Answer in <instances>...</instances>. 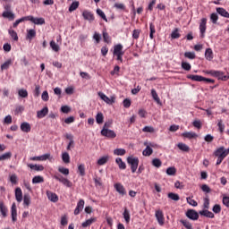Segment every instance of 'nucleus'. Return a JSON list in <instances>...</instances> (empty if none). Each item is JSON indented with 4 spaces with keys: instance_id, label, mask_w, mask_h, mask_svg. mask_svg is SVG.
Instances as JSON below:
<instances>
[{
    "instance_id": "nucleus-11",
    "label": "nucleus",
    "mask_w": 229,
    "mask_h": 229,
    "mask_svg": "<svg viewBox=\"0 0 229 229\" xmlns=\"http://www.w3.org/2000/svg\"><path fill=\"white\" fill-rule=\"evenodd\" d=\"M28 21H30V22H33V24L40 25L46 24V20L44 18H35L32 15L28 16Z\"/></svg>"
},
{
    "instance_id": "nucleus-31",
    "label": "nucleus",
    "mask_w": 229,
    "mask_h": 229,
    "mask_svg": "<svg viewBox=\"0 0 229 229\" xmlns=\"http://www.w3.org/2000/svg\"><path fill=\"white\" fill-rule=\"evenodd\" d=\"M123 218L126 222L127 225H130V219H131V216H130V210H128V208H124V211H123Z\"/></svg>"
},
{
    "instance_id": "nucleus-30",
    "label": "nucleus",
    "mask_w": 229,
    "mask_h": 229,
    "mask_svg": "<svg viewBox=\"0 0 229 229\" xmlns=\"http://www.w3.org/2000/svg\"><path fill=\"white\" fill-rule=\"evenodd\" d=\"M143 157H151L153 155V148L148 145L142 152Z\"/></svg>"
},
{
    "instance_id": "nucleus-61",
    "label": "nucleus",
    "mask_w": 229,
    "mask_h": 229,
    "mask_svg": "<svg viewBox=\"0 0 229 229\" xmlns=\"http://www.w3.org/2000/svg\"><path fill=\"white\" fill-rule=\"evenodd\" d=\"M20 98H27L28 97V90L21 89L18 91Z\"/></svg>"
},
{
    "instance_id": "nucleus-37",
    "label": "nucleus",
    "mask_w": 229,
    "mask_h": 229,
    "mask_svg": "<svg viewBox=\"0 0 229 229\" xmlns=\"http://www.w3.org/2000/svg\"><path fill=\"white\" fill-rule=\"evenodd\" d=\"M28 16L21 17V19H18L15 21V22L13 24V28H17L21 24V22H26L28 21Z\"/></svg>"
},
{
    "instance_id": "nucleus-20",
    "label": "nucleus",
    "mask_w": 229,
    "mask_h": 229,
    "mask_svg": "<svg viewBox=\"0 0 229 229\" xmlns=\"http://www.w3.org/2000/svg\"><path fill=\"white\" fill-rule=\"evenodd\" d=\"M201 216H204V217H208L209 219H214L215 215L208 209H204L199 212Z\"/></svg>"
},
{
    "instance_id": "nucleus-39",
    "label": "nucleus",
    "mask_w": 229,
    "mask_h": 229,
    "mask_svg": "<svg viewBox=\"0 0 229 229\" xmlns=\"http://www.w3.org/2000/svg\"><path fill=\"white\" fill-rule=\"evenodd\" d=\"M10 158H12V152H6L3 155H0V162L10 160Z\"/></svg>"
},
{
    "instance_id": "nucleus-28",
    "label": "nucleus",
    "mask_w": 229,
    "mask_h": 229,
    "mask_svg": "<svg viewBox=\"0 0 229 229\" xmlns=\"http://www.w3.org/2000/svg\"><path fill=\"white\" fill-rule=\"evenodd\" d=\"M177 148H179L181 151H184L185 153H189V151H191V148H189V146H187V144L185 143H178Z\"/></svg>"
},
{
    "instance_id": "nucleus-43",
    "label": "nucleus",
    "mask_w": 229,
    "mask_h": 229,
    "mask_svg": "<svg viewBox=\"0 0 229 229\" xmlns=\"http://www.w3.org/2000/svg\"><path fill=\"white\" fill-rule=\"evenodd\" d=\"M50 47L55 51V53H58L60 51V46L55 42V40L50 41Z\"/></svg>"
},
{
    "instance_id": "nucleus-40",
    "label": "nucleus",
    "mask_w": 229,
    "mask_h": 229,
    "mask_svg": "<svg viewBox=\"0 0 229 229\" xmlns=\"http://www.w3.org/2000/svg\"><path fill=\"white\" fill-rule=\"evenodd\" d=\"M32 183H44V177L41 175H36L32 179Z\"/></svg>"
},
{
    "instance_id": "nucleus-33",
    "label": "nucleus",
    "mask_w": 229,
    "mask_h": 229,
    "mask_svg": "<svg viewBox=\"0 0 229 229\" xmlns=\"http://www.w3.org/2000/svg\"><path fill=\"white\" fill-rule=\"evenodd\" d=\"M62 160L64 164H70L71 163V156H69V153L64 152L62 154Z\"/></svg>"
},
{
    "instance_id": "nucleus-7",
    "label": "nucleus",
    "mask_w": 229,
    "mask_h": 229,
    "mask_svg": "<svg viewBox=\"0 0 229 229\" xmlns=\"http://www.w3.org/2000/svg\"><path fill=\"white\" fill-rule=\"evenodd\" d=\"M155 216H156L158 225H160V226H164V223H165V217L164 216V211H162L161 209H157V210H156Z\"/></svg>"
},
{
    "instance_id": "nucleus-29",
    "label": "nucleus",
    "mask_w": 229,
    "mask_h": 229,
    "mask_svg": "<svg viewBox=\"0 0 229 229\" xmlns=\"http://www.w3.org/2000/svg\"><path fill=\"white\" fill-rule=\"evenodd\" d=\"M114 155L116 157H124L126 155V149L124 148H115L114 150Z\"/></svg>"
},
{
    "instance_id": "nucleus-50",
    "label": "nucleus",
    "mask_w": 229,
    "mask_h": 229,
    "mask_svg": "<svg viewBox=\"0 0 229 229\" xmlns=\"http://www.w3.org/2000/svg\"><path fill=\"white\" fill-rule=\"evenodd\" d=\"M152 165L157 168L162 167V161L159 158H154L152 160Z\"/></svg>"
},
{
    "instance_id": "nucleus-12",
    "label": "nucleus",
    "mask_w": 229,
    "mask_h": 229,
    "mask_svg": "<svg viewBox=\"0 0 229 229\" xmlns=\"http://www.w3.org/2000/svg\"><path fill=\"white\" fill-rule=\"evenodd\" d=\"M84 208L85 200L83 199H81L77 203L76 208L74 209V216H79L80 212H81Z\"/></svg>"
},
{
    "instance_id": "nucleus-41",
    "label": "nucleus",
    "mask_w": 229,
    "mask_h": 229,
    "mask_svg": "<svg viewBox=\"0 0 229 229\" xmlns=\"http://www.w3.org/2000/svg\"><path fill=\"white\" fill-rule=\"evenodd\" d=\"M180 37H182V35L180 34V29L178 28L174 29L171 33V38L174 39V38H180Z\"/></svg>"
},
{
    "instance_id": "nucleus-36",
    "label": "nucleus",
    "mask_w": 229,
    "mask_h": 229,
    "mask_svg": "<svg viewBox=\"0 0 229 229\" xmlns=\"http://www.w3.org/2000/svg\"><path fill=\"white\" fill-rule=\"evenodd\" d=\"M10 65H12V59H8L1 65V71H6L10 69Z\"/></svg>"
},
{
    "instance_id": "nucleus-48",
    "label": "nucleus",
    "mask_w": 229,
    "mask_h": 229,
    "mask_svg": "<svg viewBox=\"0 0 229 229\" xmlns=\"http://www.w3.org/2000/svg\"><path fill=\"white\" fill-rule=\"evenodd\" d=\"M151 96L154 101H157V103H160V98H158V93H157V90L155 89H151Z\"/></svg>"
},
{
    "instance_id": "nucleus-4",
    "label": "nucleus",
    "mask_w": 229,
    "mask_h": 229,
    "mask_svg": "<svg viewBox=\"0 0 229 229\" xmlns=\"http://www.w3.org/2000/svg\"><path fill=\"white\" fill-rule=\"evenodd\" d=\"M207 74H210V76H214L215 78H218V80H222V81H226L229 77L225 75L223 72L210 70L207 72Z\"/></svg>"
},
{
    "instance_id": "nucleus-64",
    "label": "nucleus",
    "mask_w": 229,
    "mask_h": 229,
    "mask_svg": "<svg viewBox=\"0 0 229 229\" xmlns=\"http://www.w3.org/2000/svg\"><path fill=\"white\" fill-rule=\"evenodd\" d=\"M213 212L215 214H220L221 213V205L219 204H216L213 208H212Z\"/></svg>"
},
{
    "instance_id": "nucleus-26",
    "label": "nucleus",
    "mask_w": 229,
    "mask_h": 229,
    "mask_svg": "<svg viewBox=\"0 0 229 229\" xmlns=\"http://www.w3.org/2000/svg\"><path fill=\"white\" fill-rule=\"evenodd\" d=\"M182 137L185 139H197L198 134L194 131H186L182 133Z\"/></svg>"
},
{
    "instance_id": "nucleus-17",
    "label": "nucleus",
    "mask_w": 229,
    "mask_h": 229,
    "mask_svg": "<svg viewBox=\"0 0 229 229\" xmlns=\"http://www.w3.org/2000/svg\"><path fill=\"white\" fill-rule=\"evenodd\" d=\"M35 37H37V30H35L34 29H30L27 30V36H26L27 40H30V42H31V40H33Z\"/></svg>"
},
{
    "instance_id": "nucleus-6",
    "label": "nucleus",
    "mask_w": 229,
    "mask_h": 229,
    "mask_svg": "<svg viewBox=\"0 0 229 229\" xmlns=\"http://www.w3.org/2000/svg\"><path fill=\"white\" fill-rule=\"evenodd\" d=\"M55 180H57V182H60V183H63V185H65V187H72V182L69 181V179L62 176V175H54Z\"/></svg>"
},
{
    "instance_id": "nucleus-10",
    "label": "nucleus",
    "mask_w": 229,
    "mask_h": 229,
    "mask_svg": "<svg viewBox=\"0 0 229 229\" xmlns=\"http://www.w3.org/2000/svg\"><path fill=\"white\" fill-rule=\"evenodd\" d=\"M101 135L103 137H107V139H115V137H117V134H115V131L109 129H102Z\"/></svg>"
},
{
    "instance_id": "nucleus-54",
    "label": "nucleus",
    "mask_w": 229,
    "mask_h": 229,
    "mask_svg": "<svg viewBox=\"0 0 229 229\" xmlns=\"http://www.w3.org/2000/svg\"><path fill=\"white\" fill-rule=\"evenodd\" d=\"M186 201L189 205H191V207H198V202L196 200H194L192 198L188 197L186 199Z\"/></svg>"
},
{
    "instance_id": "nucleus-1",
    "label": "nucleus",
    "mask_w": 229,
    "mask_h": 229,
    "mask_svg": "<svg viewBox=\"0 0 229 229\" xmlns=\"http://www.w3.org/2000/svg\"><path fill=\"white\" fill-rule=\"evenodd\" d=\"M213 155L216 158H226L229 156V148L225 149V147H219L214 151Z\"/></svg>"
},
{
    "instance_id": "nucleus-52",
    "label": "nucleus",
    "mask_w": 229,
    "mask_h": 229,
    "mask_svg": "<svg viewBox=\"0 0 229 229\" xmlns=\"http://www.w3.org/2000/svg\"><path fill=\"white\" fill-rule=\"evenodd\" d=\"M184 56L185 58H189V60H194V58H196V54L194 52H185Z\"/></svg>"
},
{
    "instance_id": "nucleus-15",
    "label": "nucleus",
    "mask_w": 229,
    "mask_h": 229,
    "mask_svg": "<svg viewBox=\"0 0 229 229\" xmlns=\"http://www.w3.org/2000/svg\"><path fill=\"white\" fill-rule=\"evenodd\" d=\"M114 189H115L116 192L121 194V196H125L126 189L124 188V186H123V184L115 183L114 184Z\"/></svg>"
},
{
    "instance_id": "nucleus-27",
    "label": "nucleus",
    "mask_w": 229,
    "mask_h": 229,
    "mask_svg": "<svg viewBox=\"0 0 229 229\" xmlns=\"http://www.w3.org/2000/svg\"><path fill=\"white\" fill-rule=\"evenodd\" d=\"M115 162H116V164H117L119 169H122V170L126 169V163H124V162L123 161V158H121V157H116Z\"/></svg>"
},
{
    "instance_id": "nucleus-23",
    "label": "nucleus",
    "mask_w": 229,
    "mask_h": 229,
    "mask_svg": "<svg viewBox=\"0 0 229 229\" xmlns=\"http://www.w3.org/2000/svg\"><path fill=\"white\" fill-rule=\"evenodd\" d=\"M47 196L50 201H53V203H56V201H58V196L56 193L47 191Z\"/></svg>"
},
{
    "instance_id": "nucleus-49",
    "label": "nucleus",
    "mask_w": 229,
    "mask_h": 229,
    "mask_svg": "<svg viewBox=\"0 0 229 229\" xmlns=\"http://www.w3.org/2000/svg\"><path fill=\"white\" fill-rule=\"evenodd\" d=\"M166 174H168V176H174V174H176V168L174 166L168 167L166 169Z\"/></svg>"
},
{
    "instance_id": "nucleus-38",
    "label": "nucleus",
    "mask_w": 229,
    "mask_h": 229,
    "mask_svg": "<svg viewBox=\"0 0 229 229\" xmlns=\"http://www.w3.org/2000/svg\"><path fill=\"white\" fill-rule=\"evenodd\" d=\"M149 30H150L149 38L153 40V38H155L154 35L155 33H157V30H155V24L149 23Z\"/></svg>"
},
{
    "instance_id": "nucleus-47",
    "label": "nucleus",
    "mask_w": 229,
    "mask_h": 229,
    "mask_svg": "<svg viewBox=\"0 0 229 229\" xmlns=\"http://www.w3.org/2000/svg\"><path fill=\"white\" fill-rule=\"evenodd\" d=\"M168 198L173 199V201H180V195L174 192L168 193Z\"/></svg>"
},
{
    "instance_id": "nucleus-51",
    "label": "nucleus",
    "mask_w": 229,
    "mask_h": 229,
    "mask_svg": "<svg viewBox=\"0 0 229 229\" xmlns=\"http://www.w3.org/2000/svg\"><path fill=\"white\" fill-rule=\"evenodd\" d=\"M39 157L41 161H45V160H49L50 162L53 161V157H51V154L49 153L39 156Z\"/></svg>"
},
{
    "instance_id": "nucleus-22",
    "label": "nucleus",
    "mask_w": 229,
    "mask_h": 229,
    "mask_svg": "<svg viewBox=\"0 0 229 229\" xmlns=\"http://www.w3.org/2000/svg\"><path fill=\"white\" fill-rule=\"evenodd\" d=\"M82 17L85 19V21H94V14L89 11H84L82 13Z\"/></svg>"
},
{
    "instance_id": "nucleus-63",
    "label": "nucleus",
    "mask_w": 229,
    "mask_h": 229,
    "mask_svg": "<svg viewBox=\"0 0 229 229\" xmlns=\"http://www.w3.org/2000/svg\"><path fill=\"white\" fill-rule=\"evenodd\" d=\"M78 171H79L81 176H85V165H80L78 166Z\"/></svg>"
},
{
    "instance_id": "nucleus-25",
    "label": "nucleus",
    "mask_w": 229,
    "mask_h": 229,
    "mask_svg": "<svg viewBox=\"0 0 229 229\" xmlns=\"http://www.w3.org/2000/svg\"><path fill=\"white\" fill-rule=\"evenodd\" d=\"M2 17L4 19H9L10 21H13V19H15V14L10 11H4L2 14Z\"/></svg>"
},
{
    "instance_id": "nucleus-56",
    "label": "nucleus",
    "mask_w": 229,
    "mask_h": 229,
    "mask_svg": "<svg viewBox=\"0 0 229 229\" xmlns=\"http://www.w3.org/2000/svg\"><path fill=\"white\" fill-rule=\"evenodd\" d=\"M181 223L186 229H192V225L191 224V222L187 220H181Z\"/></svg>"
},
{
    "instance_id": "nucleus-57",
    "label": "nucleus",
    "mask_w": 229,
    "mask_h": 229,
    "mask_svg": "<svg viewBox=\"0 0 229 229\" xmlns=\"http://www.w3.org/2000/svg\"><path fill=\"white\" fill-rule=\"evenodd\" d=\"M182 68L184 71H191V69L192 68V66L191 65V64L187 63V62H182Z\"/></svg>"
},
{
    "instance_id": "nucleus-5",
    "label": "nucleus",
    "mask_w": 229,
    "mask_h": 229,
    "mask_svg": "<svg viewBox=\"0 0 229 229\" xmlns=\"http://www.w3.org/2000/svg\"><path fill=\"white\" fill-rule=\"evenodd\" d=\"M186 217L191 221H198L199 219V214L194 209H188L185 213Z\"/></svg>"
},
{
    "instance_id": "nucleus-44",
    "label": "nucleus",
    "mask_w": 229,
    "mask_h": 229,
    "mask_svg": "<svg viewBox=\"0 0 229 229\" xmlns=\"http://www.w3.org/2000/svg\"><path fill=\"white\" fill-rule=\"evenodd\" d=\"M31 203V197L30 194H25L23 196V204L26 205V207H30V204Z\"/></svg>"
},
{
    "instance_id": "nucleus-58",
    "label": "nucleus",
    "mask_w": 229,
    "mask_h": 229,
    "mask_svg": "<svg viewBox=\"0 0 229 229\" xmlns=\"http://www.w3.org/2000/svg\"><path fill=\"white\" fill-rule=\"evenodd\" d=\"M217 126L220 133H223L225 131V123H223V120H218Z\"/></svg>"
},
{
    "instance_id": "nucleus-35",
    "label": "nucleus",
    "mask_w": 229,
    "mask_h": 229,
    "mask_svg": "<svg viewBox=\"0 0 229 229\" xmlns=\"http://www.w3.org/2000/svg\"><path fill=\"white\" fill-rule=\"evenodd\" d=\"M92 223H96V218H89L88 220H86L85 222H83L81 224L82 228H87V226H90V225H92Z\"/></svg>"
},
{
    "instance_id": "nucleus-19",
    "label": "nucleus",
    "mask_w": 229,
    "mask_h": 229,
    "mask_svg": "<svg viewBox=\"0 0 229 229\" xmlns=\"http://www.w3.org/2000/svg\"><path fill=\"white\" fill-rule=\"evenodd\" d=\"M216 12L221 17H225V19H229V13L227 12L226 9L223 7H217Z\"/></svg>"
},
{
    "instance_id": "nucleus-8",
    "label": "nucleus",
    "mask_w": 229,
    "mask_h": 229,
    "mask_svg": "<svg viewBox=\"0 0 229 229\" xmlns=\"http://www.w3.org/2000/svg\"><path fill=\"white\" fill-rule=\"evenodd\" d=\"M199 30L200 31V38H205V33L207 31V18H202L200 20Z\"/></svg>"
},
{
    "instance_id": "nucleus-18",
    "label": "nucleus",
    "mask_w": 229,
    "mask_h": 229,
    "mask_svg": "<svg viewBox=\"0 0 229 229\" xmlns=\"http://www.w3.org/2000/svg\"><path fill=\"white\" fill-rule=\"evenodd\" d=\"M123 45L122 44H117L114 47V52L113 55H124V51H123Z\"/></svg>"
},
{
    "instance_id": "nucleus-62",
    "label": "nucleus",
    "mask_w": 229,
    "mask_h": 229,
    "mask_svg": "<svg viewBox=\"0 0 229 229\" xmlns=\"http://www.w3.org/2000/svg\"><path fill=\"white\" fill-rule=\"evenodd\" d=\"M58 171H59V173H61L62 174H64L65 176L69 175V169L68 168L60 166L58 168Z\"/></svg>"
},
{
    "instance_id": "nucleus-55",
    "label": "nucleus",
    "mask_w": 229,
    "mask_h": 229,
    "mask_svg": "<svg viewBox=\"0 0 229 229\" xmlns=\"http://www.w3.org/2000/svg\"><path fill=\"white\" fill-rule=\"evenodd\" d=\"M210 19H211V21L213 22V24H217V21L219 20V16H217V13H213L210 15Z\"/></svg>"
},
{
    "instance_id": "nucleus-9",
    "label": "nucleus",
    "mask_w": 229,
    "mask_h": 229,
    "mask_svg": "<svg viewBox=\"0 0 229 229\" xmlns=\"http://www.w3.org/2000/svg\"><path fill=\"white\" fill-rule=\"evenodd\" d=\"M98 94L100 97V98L102 99V101H105V103H106V105H114V103H115V97L108 98L103 92H98Z\"/></svg>"
},
{
    "instance_id": "nucleus-21",
    "label": "nucleus",
    "mask_w": 229,
    "mask_h": 229,
    "mask_svg": "<svg viewBox=\"0 0 229 229\" xmlns=\"http://www.w3.org/2000/svg\"><path fill=\"white\" fill-rule=\"evenodd\" d=\"M205 58L206 60H208V62H212V60L214 59V52L212 51V48L206 49Z\"/></svg>"
},
{
    "instance_id": "nucleus-53",
    "label": "nucleus",
    "mask_w": 229,
    "mask_h": 229,
    "mask_svg": "<svg viewBox=\"0 0 229 229\" xmlns=\"http://www.w3.org/2000/svg\"><path fill=\"white\" fill-rule=\"evenodd\" d=\"M9 35L17 42L19 40V36L17 35V32L13 30H9Z\"/></svg>"
},
{
    "instance_id": "nucleus-42",
    "label": "nucleus",
    "mask_w": 229,
    "mask_h": 229,
    "mask_svg": "<svg viewBox=\"0 0 229 229\" xmlns=\"http://www.w3.org/2000/svg\"><path fill=\"white\" fill-rule=\"evenodd\" d=\"M96 121L98 124H103V121H105V116L103 115V113H98L96 115Z\"/></svg>"
},
{
    "instance_id": "nucleus-60",
    "label": "nucleus",
    "mask_w": 229,
    "mask_h": 229,
    "mask_svg": "<svg viewBox=\"0 0 229 229\" xmlns=\"http://www.w3.org/2000/svg\"><path fill=\"white\" fill-rule=\"evenodd\" d=\"M103 39L106 44H110V36L108 35V32L103 31Z\"/></svg>"
},
{
    "instance_id": "nucleus-46",
    "label": "nucleus",
    "mask_w": 229,
    "mask_h": 229,
    "mask_svg": "<svg viewBox=\"0 0 229 229\" xmlns=\"http://www.w3.org/2000/svg\"><path fill=\"white\" fill-rule=\"evenodd\" d=\"M108 158H109L108 156H105V157H100L98 160V165H105V164H106V162H108Z\"/></svg>"
},
{
    "instance_id": "nucleus-45",
    "label": "nucleus",
    "mask_w": 229,
    "mask_h": 229,
    "mask_svg": "<svg viewBox=\"0 0 229 229\" xmlns=\"http://www.w3.org/2000/svg\"><path fill=\"white\" fill-rule=\"evenodd\" d=\"M79 6H80V2L78 1L72 2L69 7V12H74L75 10H78Z\"/></svg>"
},
{
    "instance_id": "nucleus-16",
    "label": "nucleus",
    "mask_w": 229,
    "mask_h": 229,
    "mask_svg": "<svg viewBox=\"0 0 229 229\" xmlns=\"http://www.w3.org/2000/svg\"><path fill=\"white\" fill-rule=\"evenodd\" d=\"M11 216L13 222L15 223V221H17V205L15 204V202H13L12 205Z\"/></svg>"
},
{
    "instance_id": "nucleus-34",
    "label": "nucleus",
    "mask_w": 229,
    "mask_h": 229,
    "mask_svg": "<svg viewBox=\"0 0 229 229\" xmlns=\"http://www.w3.org/2000/svg\"><path fill=\"white\" fill-rule=\"evenodd\" d=\"M28 167H30V169H34V171H44V165H42L29 164Z\"/></svg>"
},
{
    "instance_id": "nucleus-2",
    "label": "nucleus",
    "mask_w": 229,
    "mask_h": 229,
    "mask_svg": "<svg viewBox=\"0 0 229 229\" xmlns=\"http://www.w3.org/2000/svg\"><path fill=\"white\" fill-rule=\"evenodd\" d=\"M188 80H191L192 81H206V83H216V81L212 79H207L201 75H187Z\"/></svg>"
},
{
    "instance_id": "nucleus-3",
    "label": "nucleus",
    "mask_w": 229,
    "mask_h": 229,
    "mask_svg": "<svg viewBox=\"0 0 229 229\" xmlns=\"http://www.w3.org/2000/svg\"><path fill=\"white\" fill-rule=\"evenodd\" d=\"M127 163L131 165V173H136L139 167V157H134L131 156L127 157Z\"/></svg>"
},
{
    "instance_id": "nucleus-59",
    "label": "nucleus",
    "mask_w": 229,
    "mask_h": 229,
    "mask_svg": "<svg viewBox=\"0 0 229 229\" xmlns=\"http://www.w3.org/2000/svg\"><path fill=\"white\" fill-rule=\"evenodd\" d=\"M139 37H140V30L137 29L132 31V38L138 40Z\"/></svg>"
},
{
    "instance_id": "nucleus-13",
    "label": "nucleus",
    "mask_w": 229,
    "mask_h": 229,
    "mask_svg": "<svg viewBox=\"0 0 229 229\" xmlns=\"http://www.w3.org/2000/svg\"><path fill=\"white\" fill-rule=\"evenodd\" d=\"M20 128L23 133H30L31 131V125L28 122L21 123Z\"/></svg>"
},
{
    "instance_id": "nucleus-14",
    "label": "nucleus",
    "mask_w": 229,
    "mask_h": 229,
    "mask_svg": "<svg viewBox=\"0 0 229 229\" xmlns=\"http://www.w3.org/2000/svg\"><path fill=\"white\" fill-rule=\"evenodd\" d=\"M49 114V108L47 106H45L43 109L37 112V118L38 119H44V117Z\"/></svg>"
},
{
    "instance_id": "nucleus-24",
    "label": "nucleus",
    "mask_w": 229,
    "mask_h": 229,
    "mask_svg": "<svg viewBox=\"0 0 229 229\" xmlns=\"http://www.w3.org/2000/svg\"><path fill=\"white\" fill-rule=\"evenodd\" d=\"M15 198L18 203H21V201H22V190L19 187L15 189Z\"/></svg>"
},
{
    "instance_id": "nucleus-32",
    "label": "nucleus",
    "mask_w": 229,
    "mask_h": 229,
    "mask_svg": "<svg viewBox=\"0 0 229 229\" xmlns=\"http://www.w3.org/2000/svg\"><path fill=\"white\" fill-rule=\"evenodd\" d=\"M0 212L3 216V217H6L7 213H8V208H6V206H4V203H3V202L0 203Z\"/></svg>"
}]
</instances>
